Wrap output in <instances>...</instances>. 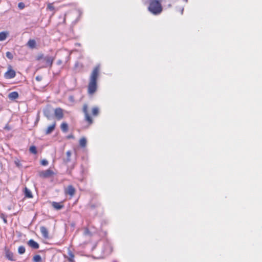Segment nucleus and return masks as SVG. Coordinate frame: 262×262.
Returning <instances> with one entry per match:
<instances>
[{"label": "nucleus", "mask_w": 262, "mask_h": 262, "mask_svg": "<svg viewBox=\"0 0 262 262\" xmlns=\"http://www.w3.org/2000/svg\"><path fill=\"white\" fill-rule=\"evenodd\" d=\"M100 65L96 66L90 74L87 86V92L90 96L93 95L97 91V81L100 74Z\"/></svg>", "instance_id": "nucleus-1"}, {"label": "nucleus", "mask_w": 262, "mask_h": 262, "mask_svg": "<svg viewBox=\"0 0 262 262\" xmlns=\"http://www.w3.org/2000/svg\"><path fill=\"white\" fill-rule=\"evenodd\" d=\"M148 10L154 14H158L162 12V7L159 1L152 0L149 4Z\"/></svg>", "instance_id": "nucleus-2"}, {"label": "nucleus", "mask_w": 262, "mask_h": 262, "mask_svg": "<svg viewBox=\"0 0 262 262\" xmlns=\"http://www.w3.org/2000/svg\"><path fill=\"white\" fill-rule=\"evenodd\" d=\"M82 111L84 114L85 121L88 123L89 125H91L93 123V120L89 113L88 106L86 104L83 105Z\"/></svg>", "instance_id": "nucleus-3"}, {"label": "nucleus", "mask_w": 262, "mask_h": 262, "mask_svg": "<svg viewBox=\"0 0 262 262\" xmlns=\"http://www.w3.org/2000/svg\"><path fill=\"white\" fill-rule=\"evenodd\" d=\"M55 172L51 169H48L45 170L40 171L38 172L39 176L41 178H48L55 175Z\"/></svg>", "instance_id": "nucleus-4"}, {"label": "nucleus", "mask_w": 262, "mask_h": 262, "mask_svg": "<svg viewBox=\"0 0 262 262\" xmlns=\"http://www.w3.org/2000/svg\"><path fill=\"white\" fill-rule=\"evenodd\" d=\"M16 72L12 69V66H9L8 71L5 73V77L6 79H12L15 77Z\"/></svg>", "instance_id": "nucleus-5"}, {"label": "nucleus", "mask_w": 262, "mask_h": 262, "mask_svg": "<svg viewBox=\"0 0 262 262\" xmlns=\"http://www.w3.org/2000/svg\"><path fill=\"white\" fill-rule=\"evenodd\" d=\"M54 115L57 120H61L63 117V111L60 107L56 108L54 110Z\"/></svg>", "instance_id": "nucleus-6"}, {"label": "nucleus", "mask_w": 262, "mask_h": 262, "mask_svg": "<svg viewBox=\"0 0 262 262\" xmlns=\"http://www.w3.org/2000/svg\"><path fill=\"white\" fill-rule=\"evenodd\" d=\"M64 192L66 194L70 195L71 198L73 197L76 192V189L71 185H68L67 188L64 190Z\"/></svg>", "instance_id": "nucleus-7"}, {"label": "nucleus", "mask_w": 262, "mask_h": 262, "mask_svg": "<svg viewBox=\"0 0 262 262\" xmlns=\"http://www.w3.org/2000/svg\"><path fill=\"white\" fill-rule=\"evenodd\" d=\"M55 59L54 57L47 56L44 58V60L46 62V66L44 67H49L51 68Z\"/></svg>", "instance_id": "nucleus-8"}, {"label": "nucleus", "mask_w": 262, "mask_h": 262, "mask_svg": "<svg viewBox=\"0 0 262 262\" xmlns=\"http://www.w3.org/2000/svg\"><path fill=\"white\" fill-rule=\"evenodd\" d=\"M52 206L56 210H60L64 207L63 202H52L51 203Z\"/></svg>", "instance_id": "nucleus-9"}, {"label": "nucleus", "mask_w": 262, "mask_h": 262, "mask_svg": "<svg viewBox=\"0 0 262 262\" xmlns=\"http://www.w3.org/2000/svg\"><path fill=\"white\" fill-rule=\"evenodd\" d=\"M40 231L41 232V233L42 236L45 238H46V239L49 238L48 230L46 227H44V226L40 227Z\"/></svg>", "instance_id": "nucleus-10"}, {"label": "nucleus", "mask_w": 262, "mask_h": 262, "mask_svg": "<svg viewBox=\"0 0 262 262\" xmlns=\"http://www.w3.org/2000/svg\"><path fill=\"white\" fill-rule=\"evenodd\" d=\"M6 257L7 259L11 261H14L15 259H14L13 253L10 251L9 249H7L6 247L5 248Z\"/></svg>", "instance_id": "nucleus-11"}, {"label": "nucleus", "mask_w": 262, "mask_h": 262, "mask_svg": "<svg viewBox=\"0 0 262 262\" xmlns=\"http://www.w3.org/2000/svg\"><path fill=\"white\" fill-rule=\"evenodd\" d=\"M56 125V122H54L51 125H49L46 130L45 134L49 135L51 134L55 128Z\"/></svg>", "instance_id": "nucleus-12"}, {"label": "nucleus", "mask_w": 262, "mask_h": 262, "mask_svg": "<svg viewBox=\"0 0 262 262\" xmlns=\"http://www.w3.org/2000/svg\"><path fill=\"white\" fill-rule=\"evenodd\" d=\"M28 245L34 249H37L39 247V244L33 239H30L28 242Z\"/></svg>", "instance_id": "nucleus-13"}, {"label": "nucleus", "mask_w": 262, "mask_h": 262, "mask_svg": "<svg viewBox=\"0 0 262 262\" xmlns=\"http://www.w3.org/2000/svg\"><path fill=\"white\" fill-rule=\"evenodd\" d=\"M68 257H67L68 260L69 262H75L74 260L75 255L72 251L69 249L68 251Z\"/></svg>", "instance_id": "nucleus-14"}, {"label": "nucleus", "mask_w": 262, "mask_h": 262, "mask_svg": "<svg viewBox=\"0 0 262 262\" xmlns=\"http://www.w3.org/2000/svg\"><path fill=\"white\" fill-rule=\"evenodd\" d=\"M18 93L17 92H12L9 93L8 97L11 100H15L18 98Z\"/></svg>", "instance_id": "nucleus-15"}, {"label": "nucleus", "mask_w": 262, "mask_h": 262, "mask_svg": "<svg viewBox=\"0 0 262 262\" xmlns=\"http://www.w3.org/2000/svg\"><path fill=\"white\" fill-rule=\"evenodd\" d=\"M9 35V32L6 31H3L0 32V41L5 40L8 36Z\"/></svg>", "instance_id": "nucleus-16"}, {"label": "nucleus", "mask_w": 262, "mask_h": 262, "mask_svg": "<svg viewBox=\"0 0 262 262\" xmlns=\"http://www.w3.org/2000/svg\"><path fill=\"white\" fill-rule=\"evenodd\" d=\"M27 45L30 48L34 49L36 47V41L34 39H29Z\"/></svg>", "instance_id": "nucleus-17"}, {"label": "nucleus", "mask_w": 262, "mask_h": 262, "mask_svg": "<svg viewBox=\"0 0 262 262\" xmlns=\"http://www.w3.org/2000/svg\"><path fill=\"white\" fill-rule=\"evenodd\" d=\"M24 193H25V197H26V198H33V195H32L31 191L29 189H28L27 187L25 188Z\"/></svg>", "instance_id": "nucleus-18"}, {"label": "nucleus", "mask_w": 262, "mask_h": 262, "mask_svg": "<svg viewBox=\"0 0 262 262\" xmlns=\"http://www.w3.org/2000/svg\"><path fill=\"white\" fill-rule=\"evenodd\" d=\"M60 128L63 132L66 133L68 130V125L66 122H62L60 125Z\"/></svg>", "instance_id": "nucleus-19"}, {"label": "nucleus", "mask_w": 262, "mask_h": 262, "mask_svg": "<svg viewBox=\"0 0 262 262\" xmlns=\"http://www.w3.org/2000/svg\"><path fill=\"white\" fill-rule=\"evenodd\" d=\"M32 260L33 262H42V258L40 255L36 254L33 256Z\"/></svg>", "instance_id": "nucleus-20"}, {"label": "nucleus", "mask_w": 262, "mask_h": 262, "mask_svg": "<svg viewBox=\"0 0 262 262\" xmlns=\"http://www.w3.org/2000/svg\"><path fill=\"white\" fill-rule=\"evenodd\" d=\"M92 115L93 116H98L99 113V108L96 106L93 107L92 109Z\"/></svg>", "instance_id": "nucleus-21"}, {"label": "nucleus", "mask_w": 262, "mask_h": 262, "mask_svg": "<svg viewBox=\"0 0 262 262\" xmlns=\"http://www.w3.org/2000/svg\"><path fill=\"white\" fill-rule=\"evenodd\" d=\"M86 140L85 138H81L79 140V145L82 147H85L86 145Z\"/></svg>", "instance_id": "nucleus-22"}, {"label": "nucleus", "mask_w": 262, "mask_h": 262, "mask_svg": "<svg viewBox=\"0 0 262 262\" xmlns=\"http://www.w3.org/2000/svg\"><path fill=\"white\" fill-rule=\"evenodd\" d=\"M54 3H49L47 5V9L51 11H53V14L55 13V7L53 5Z\"/></svg>", "instance_id": "nucleus-23"}, {"label": "nucleus", "mask_w": 262, "mask_h": 262, "mask_svg": "<svg viewBox=\"0 0 262 262\" xmlns=\"http://www.w3.org/2000/svg\"><path fill=\"white\" fill-rule=\"evenodd\" d=\"M67 158L64 160V162L67 163L70 162L71 161V152L70 151H68L66 152Z\"/></svg>", "instance_id": "nucleus-24"}, {"label": "nucleus", "mask_w": 262, "mask_h": 262, "mask_svg": "<svg viewBox=\"0 0 262 262\" xmlns=\"http://www.w3.org/2000/svg\"><path fill=\"white\" fill-rule=\"evenodd\" d=\"M29 151L31 153L34 155H36L37 152L36 147L34 145L30 146L29 148Z\"/></svg>", "instance_id": "nucleus-25"}, {"label": "nucleus", "mask_w": 262, "mask_h": 262, "mask_svg": "<svg viewBox=\"0 0 262 262\" xmlns=\"http://www.w3.org/2000/svg\"><path fill=\"white\" fill-rule=\"evenodd\" d=\"M26 251V249L25 248L24 246H20L18 247V252L20 254H24Z\"/></svg>", "instance_id": "nucleus-26"}, {"label": "nucleus", "mask_w": 262, "mask_h": 262, "mask_svg": "<svg viewBox=\"0 0 262 262\" xmlns=\"http://www.w3.org/2000/svg\"><path fill=\"white\" fill-rule=\"evenodd\" d=\"M99 205L100 204L98 203H91L90 204L89 206H90L91 209H94L95 208L98 207L99 206Z\"/></svg>", "instance_id": "nucleus-27"}, {"label": "nucleus", "mask_w": 262, "mask_h": 262, "mask_svg": "<svg viewBox=\"0 0 262 262\" xmlns=\"http://www.w3.org/2000/svg\"><path fill=\"white\" fill-rule=\"evenodd\" d=\"M18 7L19 9L22 10L25 8V4L23 2H20L18 4Z\"/></svg>", "instance_id": "nucleus-28"}, {"label": "nucleus", "mask_w": 262, "mask_h": 262, "mask_svg": "<svg viewBox=\"0 0 262 262\" xmlns=\"http://www.w3.org/2000/svg\"><path fill=\"white\" fill-rule=\"evenodd\" d=\"M6 56L9 59H12L13 58V55L10 52H7L6 53Z\"/></svg>", "instance_id": "nucleus-29"}, {"label": "nucleus", "mask_w": 262, "mask_h": 262, "mask_svg": "<svg viewBox=\"0 0 262 262\" xmlns=\"http://www.w3.org/2000/svg\"><path fill=\"white\" fill-rule=\"evenodd\" d=\"M84 234V235H91V233L88 228H85Z\"/></svg>", "instance_id": "nucleus-30"}, {"label": "nucleus", "mask_w": 262, "mask_h": 262, "mask_svg": "<svg viewBox=\"0 0 262 262\" xmlns=\"http://www.w3.org/2000/svg\"><path fill=\"white\" fill-rule=\"evenodd\" d=\"M44 58H45V57H44V56H43V54H40V55H39L37 57L36 59H37V60H41V59H44Z\"/></svg>", "instance_id": "nucleus-31"}, {"label": "nucleus", "mask_w": 262, "mask_h": 262, "mask_svg": "<svg viewBox=\"0 0 262 262\" xmlns=\"http://www.w3.org/2000/svg\"><path fill=\"white\" fill-rule=\"evenodd\" d=\"M41 164L43 166H46L48 164V162L46 160H42L41 161Z\"/></svg>", "instance_id": "nucleus-32"}, {"label": "nucleus", "mask_w": 262, "mask_h": 262, "mask_svg": "<svg viewBox=\"0 0 262 262\" xmlns=\"http://www.w3.org/2000/svg\"><path fill=\"white\" fill-rule=\"evenodd\" d=\"M15 164L18 167H19L21 166V164L20 163V161L19 160L15 161Z\"/></svg>", "instance_id": "nucleus-33"}, {"label": "nucleus", "mask_w": 262, "mask_h": 262, "mask_svg": "<svg viewBox=\"0 0 262 262\" xmlns=\"http://www.w3.org/2000/svg\"><path fill=\"white\" fill-rule=\"evenodd\" d=\"M44 114H45V116H46L48 119H49L50 115L49 113H47L46 112H45Z\"/></svg>", "instance_id": "nucleus-34"}, {"label": "nucleus", "mask_w": 262, "mask_h": 262, "mask_svg": "<svg viewBox=\"0 0 262 262\" xmlns=\"http://www.w3.org/2000/svg\"><path fill=\"white\" fill-rule=\"evenodd\" d=\"M62 62L61 60H58L57 62V63L58 65H60L61 64H62Z\"/></svg>", "instance_id": "nucleus-35"}, {"label": "nucleus", "mask_w": 262, "mask_h": 262, "mask_svg": "<svg viewBox=\"0 0 262 262\" xmlns=\"http://www.w3.org/2000/svg\"><path fill=\"white\" fill-rule=\"evenodd\" d=\"M41 78L39 76H36V79L37 81H40L41 80Z\"/></svg>", "instance_id": "nucleus-36"}, {"label": "nucleus", "mask_w": 262, "mask_h": 262, "mask_svg": "<svg viewBox=\"0 0 262 262\" xmlns=\"http://www.w3.org/2000/svg\"><path fill=\"white\" fill-rule=\"evenodd\" d=\"M73 138V135H69L68 136V139H70V138Z\"/></svg>", "instance_id": "nucleus-37"}]
</instances>
